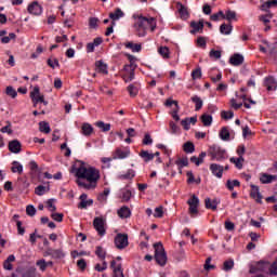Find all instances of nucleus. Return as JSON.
<instances>
[{
  "label": "nucleus",
  "mask_w": 277,
  "mask_h": 277,
  "mask_svg": "<svg viewBox=\"0 0 277 277\" xmlns=\"http://www.w3.org/2000/svg\"><path fill=\"white\" fill-rule=\"evenodd\" d=\"M79 167L74 168V172L78 179H85L89 183L78 180L77 184L85 189H93L96 187V182L100 180V171L93 167L85 168L82 162H78Z\"/></svg>",
  "instance_id": "1"
},
{
  "label": "nucleus",
  "mask_w": 277,
  "mask_h": 277,
  "mask_svg": "<svg viewBox=\"0 0 277 277\" xmlns=\"http://www.w3.org/2000/svg\"><path fill=\"white\" fill-rule=\"evenodd\" d=\"M134 24L133 29L135 34L143 38L146 36L147 30L150 29L151 31H155L157 24L156 19L154 17H145L143 15H133Z\"/></svg>",
  "instance_id": "2"
},
{
  "label": "nucleus",
  "mask_w": 277,
  "mask_h": 277,
  "mask_svg": "<svg viewBox=\"0 0 277 277\" xmlns=\"http://www.w3.org/2000/svg\"><path fill=\"white\" fill-rule=\"evenodd\" d=\"M249 272L251 274H258V272H266L271 274V276H277V260H275V263L273 264H269L268 262H258L251 265Z\"/></svg>",
  "instance_id": "3"
},
{
  "label": "nucleus",
  "mask_w": 277,
  "mask_h": 277,
  "mask_svg": "<svg viewBox=\"0 0 277 277\" xmlns=\"http://www.w3.org/2000/svg\"><path fill=\"white\" fill-rule=\"evenodd\" d=\"M211 160L222 162L228 158L227 151L219 145H212L208 150Z\"/></svg>",
  "instance_id": "4"
},
{
  "label": "nucleus",
  "mask_w": 277,
  "mask_h": 277,
  "mask_svg": "<svg viewBox=\"0 0 277 277\" xmlns=\"http://www.w3.org/2000/svg\"><path fill=\"white\" fill-rule=\"evenodd\" d=\"M154 249H155V259L157 261L158 265H166L167 263V253L164 251V248L162 246L161 242H157L154 245Z\"/></svg>",
  "instance_id": "5"
},
{
  "label": "nucleus",
  "mask_w": 277,
  "mask_h": 277,
  "mask_svg": "<svg viewBox=\"0 0 277 277\" xmlns=\"http://www.w3.org/2000/svg\"><path fill=\"white\" fill-rule=\"evenodd\" d=\"M135 68V61H130V65H124L122 78L126 82H131L134 79Z\"/></svg>",
  "instance_id": "6"
},
{
  "label": "nucleus",
  "mask_w": 277,
  "mask_h": 277,
  "mask_svg": "<svg viewBox=\"0 0 277 277\" xmlns=\"http://www.w3.org/2000/svg\"><path fill=\"white\" fill-rule=\"evenodd\" d=\"M30 98L34 103V106L37 107L38 103H42L44 106H48L49 103L44 101V95L40 94V88L35 87L30 92Z\"/></svg>",
  "instance_id": "7"
},
{
  "label": "nucleus",
  "mask_w": 277,
  "mask_h": 277,
  "mask_svg": "<svg viewBox=\"0 0 277 277\" xmlns=\"http://www.w3.org/2000/svg\"><path fill=\"white\" fill-rule=\"evenodd\" d=\"M115 246L118 250H124L127 246H129L128 235L127 234H118L115 237Z\"/></svg>",
  "instance_id": "8"
},
{
  "label": "nucleus",
  "mask_w": 277,
  "mask_h": 277,
  "mask_svg": "<svg viewBox=\"0 0 277 277\" xmlns=\"http://www.w3.org/2000/svg\"><path fill=\"white\" fill-rule=\"evenodd\" d=\"M105 224V219L100 216L95 217L93 221V226L101 236H104L106 234Z\"/></svg>",
  "instance_id": "9"
},
{
  "label": "nucleus",
  "mask_w": 277,
  "mask_h": 277,
  "mask_svg": "<svg viewBox=\"0 0 277 277\" xmlns=\"http://www.w3.org/2000/svg\"><path fill=\"white\" fill-rule=\"evenodd\" d=\"M187 203L189 205V213H190L192 217H196V215L198 214L199 198L194 195L188 200Z\"/></svg>",
  "instance_id": "10"
},
{
  "label": "nucleus",
  "mask_w": 277,
  "mask_h": 277,
  "mask_svg": "<svg viewBox=\"0 0 277 277\" xmlns=\"http://www.w3.org/2000/svg\"><path fill=\"white\" fill-rule=\"evenodd\" d=\"M131 151L129 149V147H126V148H117L115 150V153L113 154V159L117 160V159H120V160H123L126 158H128L130 156Z\"/></svg>",
  "instance_id": "11"
},
{
  "label": "nucleus",
  "mask_w": 277,
  "mask_h": 277,
  "mask_svg": "<svg viewBox=\"0 0 277 277\" xmlns=\"http://www.w3.org/2000/svg\"><path fill=\"white\" fill-rule=\"evenodd\" d=\"M27 11L31 15L39 16L42 14V5H40L38 1H32L31 3L28 4Z\"/></svg>",
  "instance_id": "12"
},
{
  "label": "nucleus",
  "mask_w": 277,
  "mask_h": 277,
  "mask_svg": "<svg viewBox=\"0 0 277 277\" xmlns=\"http://www.w3.org/2000/svg\"><path fill=\"white\" fill-rule=\"evenodd\" d=\"M110 267L114 272V277H124L121 263H116V261L113 260Z\"/></svg>",
  "instance_id": "13"
},
{
  "label": "nucleus",
  "mask_w": 277,
  "mask_h": 277,
  "mask_svg": "<svg viewBox=\"0 0 277 277\" xmlns=\"http://www.w3.org/2000/svg\"><path fill=\"white\" fill-rule=\"evenodd\" d=\"M210 170L213 173L214 176L217 179H222L223 172H224V167L217 163H212L210 166Z\"/></svg>",
  "instance_id": "14"
},
{
  "label": "nucleus",
  "mask_w": 277,
  "mask_h": 277,
  "mask_svg": "<svg viewBox=\"0 0 277 277\" xmlns=\"http://www.w3.org/2000/svg\"><path fill=\"white\" fill-rule=\"evenodd\" d=\"M9 150L13 154H19L22 151V143L18 140L10 142Z\"/></svg>",
  "instance_id": "15"
},
{
  "label": "nucleus",
  "mask_w": 277,
  "mask_h": 277,
  "mask_svg": "<svg viewBox=\"0 0 277 277\" xmlns=\"http://www.w3.org/2000/svg\"><path fill=\"white\" fill-rule=\"evenodd\" d=\"M103 42V39L101 37H96L93 41L87 44V52L92 53L94 52L95 48L100 47Z\"/></svg>",
  "instance_id": "16"
},
{
  "label": "nucleus",
  "mask_w": 277,
  "mask_h": 277,
  "mask_svg": "<svg viewBox=\"0 0 277 277\" xmlns=\"http://www.w3.org/2000/svg\"><path fill=\"white\" fill-rule=\"evenodd\" d=\"M251 196L255 201L262 203L263 196L260 193L259 186L251 184Z\"/></svg>",
  "instance_id": "17"
},
{
  "label": "nucleus",
  "mask_w": 277,
  "mask_h": 277,
  "mask_svg": "<svg viewBox=\"0 0 277 277\" xmlns=\"http://www.w3.org/2000/svg\"><path fill=\"white\" fill-rule=\"evenodd\" d=\"M264 87L268 91H275L277 89V81L273 77L264 79Z\"/></svg>",
  "instance_id": "18"
},
{
  "label": "nucleus",
  "mask_w": 277,
  "mask_h": 277,
  "mask_svg": "<svg viewBox=\"0 0 277 277\" xmlns=\"http://www.w3.org/2000/svg\"><path fill=\"white\" fill-rule=\"evenodd\" d=\"M124 17V13L120 8H117L115 12L109 13V18L113 22L119 21L120 18Z\"/></svg>",
  "instance_id": "19"
},
{
  "label": "nucleus",
  "mask_w": 277,
  "mask_h": 277,
  "mask_svg": "<svg viewBox=\"0 0 277 277\" xmlns=\"http://www.w3.org/2000/svg\"><path fill=\"white\" fill-rule=\"evenodd\" d=\"M135 176V171L130 169L126 173H120L117 175L118 180L126 181L132 180Z\"/></svg>",
  "instance_id": "20"
},
{
  "label": "nucleus",
  "mask_w": 277,
  "mask_h": 277,
  "mask_svg": "<svg viewBox=\"0 0 277 277\" xmlns=\"http://www.w3.org/2000/svg\"><path fill=\"white\" fill-rule=\"evenodd\" d=\"M11 171L13 173L23 174L24 173V166L19 161H13Z\"/></svg>",
  "instance_id": "21"
},
{
  "label": "nucleus",
  "mask_w": 277,
  "mask_h": 277,
  "mask_svg": "<svg viewBox=\"0 0 277 277\" xmlns=\"http://www.w3.org/2000/svg\"><path fill=\"white\" fill-rule=\"evenodd\" d=\"M243 56L242 54H234V56L230 58V64L233 66H240L241 64H243Z\"/></svg>",
  "instance_id": "22"
},
{
  "label": "nucleus",
  "mask_w": 277,
  "mask_h": 277,
  "mask_svg": "<svg viewBox=\"0 0 277 277\" xmlns=\"http://www.w3.org/2000/svg\"><path fill=\"white\" fill-rule=\"evenodd\" d=\"M197 122V118L196 117H192V118H186L184 120H182L181 124L183 126V128L188 131L190 129V124H195Z\"/></svg>",
  "instance_id": "23"
},
{
  "label": "nucleus",
  "mask_w": 277,
  "mask_h": 277,
  "mask_svg": "<svg viewBox=\"0 0 277 277\" xmlns=\"http://www.w3.org/2000/svg\"><path fill=\"white\" fill-rule=\"evenodd\" d=\"M277 5V0H268L264 3H262V5L260 6V10L264 11V12H268L271 8L276 6Z\"/></svg>",
  "instance_id": "24"
},
{
  "label": "nucleus",
  "mask_w": 277,
  "mask_h": 277,
  "mask_svg": "<svg viewBox=\"0 0 277 277\" xmlns=\"http://www.w3.org/2000/svg\"><path fill=\"white\" fill-rule=\"evenodd\" d=\"M140 88H141V85L138 83L130 84L128 87V92H129L130 96L135 97L138 94Z\"/></svg>",
  "instance_id": "25"
},
{
  "label": "nucleus",
  "mask_w": 277,
  "mask_h": 277,
  "mask_svg": "<svg viewBox=\"0 0 277 277\" xmlns=\"http://www.w3.org/2000/svg\"><path fill=\"white\" fill-rule=\"evenodd\" d=\"M80 200H81V202L79 203L80 209H85L87 207H89L93 203V200H91V199L87 200V195L85 194H82L80 196Z\"/></svg>",
  "instance_id": "26"
},
{
  "label": "nucleus",
  "mask_w": 277,
  "mask_h": 277,
  "mask_svg": "<svg viewBox=\"0 0 277 277\" xmlns=\"http://www.w3.org/2000/svg\"><path fill=\"white\" fill-rule=\"evenodd\" d=\"M224 14H225L224 15V19H226L228 22L237 21V13H236V11L227 10Z\"/></svg>",
  "instance_id": "27"
},
{
  "label": "nucleus",
  "mask_w": 277,
  "mask_h": 277,
  "mask_svg": "<svg viewBox=\"0 0 277 277\" xmlns=\"http://www.w3.org/2000/svg\"><path fill=\"white\" fill-rule=\"evenodd\" d=\"M124 45L127 49L132 50L133 53H138L142 50V45H140V43H132V41H129Z\"/></svg>",
  "instance_id": "28"
},
{
  "label": "nucleus",
  "mask_w": 277,
  "mask_h": 277,
  "mask_svg": "<svg viewBox=\"0 0 277 277\" xmlns=\"http://www.w3.org/2000/svg\"><path fill=\"white\" fill-rule=\"evenodd\" d=\"M81 133L84 135V136H90L92 133H93V128L91 124L89 123H83L82 127H81Z\"/></svg>",
  "instance_id": "29"
},
{
  "label": "nucleus",
  "mask_w": 277,
  "mask_h": 277,
  "mask_svg": "<svg viewBox=\"0 0 277 277\" xmlns=\"http://www.w3.org/2000/svg\"><path fill=\"white\" fill-rule=\"evenodd\" d=\"M230 162L236 166L237 169L241 170L243 168L245 158L238 157V158H230Z\"/></svg>",
  "instance_id": "30"
},
{
  "label": "nucleus",
  "mask_w": 277,
  "mask_h": 277,
  "mask_svg": "<svg viewBox=\"0 0 277 277\" xmlns=\"http://www.w3.org/2000/svg\"><path fill=\"white\" fill-rule=\"evenodd\" d=\"M220 137L222 141L228 142L232 140L230 132L227 128H223L220 132Z\"/></svg>",
  "instance_id": "31"
},
{
  "label": "nucleus",
  "mask_w": 277,
  "mask_h": 277,
  "mask_svg": "<svg viewBox=\"0 0 277 277\" xmlns=\"http://www.w3.org/2000/svg\"><path fill=\"white\" fill-rule=\"evenodd\" d=\"M50 190H51V187L49 185L48 186L39 185L38 187H36L35 194H37L38 196H42L49 193Z\"/></svg>",
  "instance_id": "32"
},
{
  "label": "nucleus",
  "mask_w": 277,
  "mask_h": 277,
  "mask_svg": "<svg viewBox=\"0 0 277 277\" xmlns=\"http://www.w3.org/2000/svg\"><path fill=\"white\" fill-rule=\"evenodd\" d=\"M276 179V175L262 174V176H260V182H262L263 184H269Z\"/></svg>",
  "instance_id": "33"
},
{
  "label": "nucleus",
  "mask_w": 277,
  "mask_h": 277,
  "mask_svg": "<svg viewBox=\"0 0 277 277\" xmlns=\"http://www.w3.org/2000/svg\"><path fill=\"white\" fill-rule=\"evenodd\" d=\"M220 30L222 35L229 36L233 31V26L232 24H222Z\"/></svg>",
  "instance_id": "34"
},
{
  "label": "nucleus",
  "mask_w": 277,
  "mask_h": 277,
  "mask_svg": "<svg viewBox=\"0 0 277 277\" xmlns=\"http://www.w3.org/2000/svg\"><path fill=\"white\" fill-rule=\"evenodd\" d=\"M158 53L164 58H170V50L167 48V45H161V48L158 49Z\"/></svg>",
  "instance_id": "35"
},
{
  "label": "nucleus",
  "mask_w": 277,
  "mask_h": 277,
  "mask_svg": "<svg viewBox=\"0 0 277 277\" xmlns=\"http://www.w3.org/2000/svg\"><path fill=\"white\" fill-rule=\"evenodd\" d=\"M95 66H96V70L98 72H102L104 75H106L108 72L107 65H105V63H103V61H96Z\"/></svg>",
  "instance_id": "36"
},
{
  "label": "nucleus",
  "mask_w": 277,
  "mask_h": 277,
  "mask_svg": "<svg viewBox=\"0 0 277 277\" xmlns=\"http://www.w3.org/2000/svg\"><path fill=\"white\" fill-rule=\"evenodd\" d=\"M118 215L121 219H128L131 215V210L128 207H122L119 211H118Z\"/></svg>",
  "instance_id": "37"
},
{
  "label": "nucleus",
  "mask_w": 277,
  "mask_h": 277,
  "mask_svg": "<svg viewBox=\"0 0 277 277\" xmlns=\"http://www.w3.org/2000/svg\"><path fill=\"white\" fill-rule=\"evenodd\" d=\"M190 26L194 28V30H190L192 34L199 32L203 29L202 22H192Z\"/></svg>",
  "instance_id": "38"
},
{
  "label": "nucleus",
  "mask_w": 277,
  "mask_h": 277,
  "mask_svg": "<svg viewBox=\"0 0 277 277\" xmlns=\"http://www.w3.org/2000/svg\"><path fill=\"white\" fill-rule=\"evenodd\" d=\"M140 157L143 158L145 162H148L155 158L154 154L148 153L147 150H142Z\"/></svg>",
  "instance_id": "39"
},
{
  "label": "nucleus",
  "mask_w": 277,
  "mask_h": 277,
  "mask_svg": "<svg viewBox=\"0 0 277 277\" xmlns=\"http://www.w3.org/2000/svg\"><path fill=\"white\" fill-rule=\"evenodd\" d=\"M39 130H40V132L49 134V133H51V126L49 124V122L42 121L39 123Z\"/></svg>",
  "instance_id": "40"
},
{
  "label": "nucleus",
  "mask_w": 277,
  "mask_h": 277,
  "mask_svg": "<svg viewBox=\"0 0 277 277\" xmlns=\"http://www.w3.org/2000/svg\"><path fill=\"white\" fill-rule=\"evenodd\" d=\"M131 196H132V193L129 189L123 188L120 190V198L123 201H129L131 199Z\"/></svg>",
  "instance_id": "41"
},
{
  "label": "nucleus",
  "mask_w": 277,
  "mask_h": 277,
  "mask_svg": "<svg viewBox=\"0 0 277 277\" xmlns=\"http://www.w3.org/2000/svg\"><path fill=\"white\" fill-rule=\"evenodd\" d=\"M177 9H179V12H180L182 18L187 19L188 11H187L186 6L183 5L182 3H177Z\"/></svg>",
  "instance_id": "42"
},
{
  "label": "nucleus",
  "mask_w": 277,
  "mask_h": 277,
  "mask_svg": "<svg viewBox=\"0 0 277 277\" xmlns=\"http://www.w3.org/2000/svg\"><path fill=\"white\" fill-rule=\"evenodd\" d=\"M201 121L205 127H210L213 122V118L212 116L205 114L201 116Z\"/></svg>",
  "instance_id": "43"
},
{
  "label": "nucleus",
  "mask_w": 277,
  "mask_h": 277,
  "mask_svg": "<svg viewBox=\"0 0 277 277\" xmlns=\"http://www.w3.org/2000/svg\"><path fill=\"white\" fill-rule=\"evenodd\" d=\"M235 262L234 260H227L223 264L224 272H232L234 269Z\"/></svg>",
  "instance_id": "44"
},
{
  "label": "nucleus",
  "mask_w": 277,
  "mask_h": 277,
  "mask_svg": "<svg viewBox=\"0 0 277 277\" xmlns=\"http://www.w3.org/2000/svg\"><path fill=\"white\" fill-rule=\"evenodd\" d=\"M220 19H225V13L222 10L211 15V21L219 22Z\"/></svg>",
  "instance_id": "45"
},
{
  "label": "nucleus",
  "mask_w": 277,
  "mask_h": 277,
  "mask_svg": "<svg viewBox=\"0 0 277 277\" xmlns=\"http://www.w3.org/2000/svg\"><path fill=\"white\" fill-rule=\"evenodd\" d=\"M16 39V35L15 32H10L8 35V37H1V42L4 43V44H8L10 43L12 40H15Z\"/></svg>",
  "instance_id": "46"
},
{
  "label": "nucleus",
  "mask_w": 277,
  "mask_h": 277,
  "mask_svg": "<svg viewBox=\"0 0 277 277\" xmlns=\"http://www.w3.org/2000/svg\"><path fill=\"white\" fill-rule=\"evenodd\" d=\"M192 78L193 80H200L202 78V70L200 67H197L193 72H192Z\"/></svg>",
  "instance_id": "47"
},
{
  "label": "nucleus",
  "mask_w": 277,
  "mask_h": 277,
  "mask_svg": "<svg viewBox=\"0 0 277 277\" xmlns=\"http://www.w3.org/2000/svg\"><path fill=\"white\" fill-rule=\"evenodd\" d=\"M226 186L229 190H234L235 187L240 186V182L238 180H234V181L228 180Z\"/></svg>",
  "instance_id": "48"
},
{
  "label": "nucleus",
  "mask_w": 277,
  "mask_h": 277,
  "mask_svg": "<svg viewBox=\"0 0 277 277\" xmlns=\"http://www.w3.org/2000/svg\"><path fill=\"white\" fill-rule=\"evenodd\" d=\"M192 101L196 104V110H200L203 106V102L199 96L192 97Z\"/></svg>",
  "instance_id": "49"
},
{
  "label": "nucleus",
  "mask_w": 277,
  "mask_h": 277,
  "mask_svg": "<svg viewBox=\"0 0 277 277\" xmlns=\"http://www.w3.org/2000/svg\"><path fill=\"white\" fill-rule=\"evenodd\" d=\"M206 207L208 209L215 210L217 208V202L215 200H211L210 198L206 199Z\"/></svg>",
  "instance_id": "50"
},
{
  "label": "nucleus",
  "mask_w": 277,
  "mask_h": 277,
  "mask_svg": "<svg viewBox=\"0 0 277 277\" xmlns=\"http://www.w3.org/2000/svg\"><path fill=\"white\" fill-rule=\"evenodd\" d=\"M95 254L98 259H102V261L106 258V251L102 247H96Z\"/></svg>",
  "instance_id": "51"
},
{
  "label": "nucleus",
  "mask_w": 277,
  "mask_h": 277,
  "mask_svg": "<svg viewBox=\"0 0 277 277\" xmlns=\"http://www.w3.org/2000/svg\"><path fill=\"white\" fill-rule=\"evenodd\" d=\"M184 151L187 154H193L195 151V146L193 143L187 142L184 144Z\"/></svg>",
  "instance_id": "52"
},
{
  "label": "nucleus",
  "mask_w": 277,
  "mask_h": 277,
  "mask_svg": "<svg viewBox=\"0 0 277 277\" xmlns=\"http://www.w3.org/2000/svg\"><path fill=\"white\" fill-rule=\"evenodd\" d=\"M95 126H96L97 128H100V129H101L102 131H104V132H107V131L110 130V124L104 123V122H102V121L96 122Z\"/></svg>",
  "instance_id": "53"
},
{
  "label": "nucleus",
  "mask_w": 277,
  "mask_h": 277,
  "mask_svg": "<svg viewBox=\"0 0 277 277\" xmlns=\"http://www.w3.org/2000/svg\"><path fill=\"white\" fill-rule=\"evenodd\" d=\"M209 55L212 60H220L222 57V52L221 50H211Z\"/></svg>",
  "instance_id": "54"
},
{
  "label": "nucleus",
  "mask_w": 277,
  "mask_h": 277,
  "mask_svg": "<svg viewBox=\"0 0 277 277\" xmlns=\"http://www.w3.org/2000/svg\"><path fill=\"white\" fill-rule=\"evenodd\" d=\"M272 18H273V14L271 12L260 16V21L264 22V25H267Z\"/></svg>",
  "instance_id": "55"
},
{
  "label": "nucleus",
  "mask_w": 277,
  "mask_h": 277,
  "mask_svg": "<svg viewBox=\"0 0 277 277\" xmlns=\"http://www.w3.org/2000/svg\"><path fill=\"white\" fill-rule=\"evenodd\" d=\"M48 65L51 68L55 69V68L60 67V61H57V58H49L48 60Z\"/></svg>",
  "instance_id": "56"
},
{
  "label": "nucleus",
  "mask_w": 277,
  "mask_h": 277,
  "mask_svg": "<svg viewBox=\"0 0 277 277\" xmlns=\"http://www.w3.org/2000/svg\"><path fill=\"white\" fill-rule=\"evenodd\" d=\"M36 265H37V267H39V269L41 271V272H47V261L45 260H39V261H37V263H36Z\"/></svg>",
  "instance_id": "57"
},
{
  "label": "nucleus",
  "mask_w": 277,
  "mask_h": 277,
  "mask_svg": "<svg viewBox=\"0 0 277 277\" xmlns=\"http://www.w3.org/2000/svg\"><path fill=\"white\" fill-rule=\"evenodd\" d=\"M110 189L109 188H105L104 192L98 196V200L100 201H106L107 200V196L109 195Z\"/></svg>",
  "instance_id": "58"
},
{
  "label": "nucleus",
  "mask_w": 277,
  "mask_h": 277,
  "mask_svg": "<svg viewBox=\"0 0 277 277\" xmlns=\"http://www.w3.org/2000/svg\"><path fill=\"white\" fill-rule=\"evenodd\" d=\"M170 129L172 134L181 133V129L173 121L170 122Z\"/></svg>",
  "instance_id": "59"
},
{
  "label": "nucleus",
  "mask_w": 277,
  "mask_h": 277,
  "mask_svg": "<svg viewBox=\"0 0 277 277\" xmlns=\"http://www.w3.org/2000/svg\"><path fill=\"white\" fill-rule=\"evenodd\" d=\"M6 95H9V96L15 98L18 94H17V91L14 90V88L8 87V88H6Z\"/></svg>",
  "instance_id": "60"
},
{
  "label": "nucleus",
  "mask_w": 277,
  "mask_h": 277,
  "mask_svg": "<svg viewBox=\"0 0 277 277\" xmlns=\"http://www.w3.org/2000/svg\"><path fill=\"white\" fill-rule=\"evenodd\" d=\"M176 164L182 169L184 167L188 166V159L187 158H183L176 161Z\"/></svg>",
  "instance_id": "61"
},
{
  "label": "nucleus",
  "mask_w": 277,
  "mask_h": 277,
  "mask_svg": "<svg viewBox=\"0 0 277 277\" xmlns=\"http://www.w3.org/2000/svg\"><path fill=\"white\" fill-rule=\"evenodd\" d=\"M26 213L29 216L36 215V208L34 206H27Z\"/></svg>",
  "instance_id": "62"
},
{
  "label": "nucleus",
  "mask_w": 277,
  "mask_h": 277,
  "mask_svg": "<svg viewBox=\"0 0 277 277\" xmlns=\"http://www.w3.org/2000/svg\"><path fill=\"white\" fill-rule=\"evenodd\" d=\"M163 215V208L162 207H158L155 209V213H154V216L155 217H162Z\"/></svg>",
  "instance_id": "63"
},
{
  "label": "nucleus",
  "mask_w": 277,
  "mask_h": 277,
  "mask_svg": "<svg viewBox=\"0 0 277 277\" xmlns=\"http://www.w3.org/2000/svg\"><path fill=\"white\" fill-rule=\"evenodd\" d=\"M144 145H151L153 144V138L149 134H145L144 140H143Z\"/></svg>",
  "instance_id": "64"
}]
</instances>
